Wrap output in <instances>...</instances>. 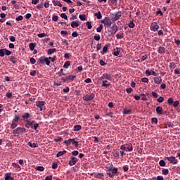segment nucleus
<instances>
[{"mask_svg": "<svg viewBox=\"0 0 180 180\" xmlns=\"http://www.w3.org/2000/svg\"><path fill=\"white\" fill-rule=\"evenodd\" d=\"M112 155L115 160L120 159V155H119V151L112 152Z\"/></svg>", "mask_w": 180, "mask_h": 180, "instance_id": "18", "label": "nucleus"}, {"mask_svg": "<svg viewBox=\"0 0 180 180\" xmlns=\"http://www.w3.org/2000/svg\"><path fill=\"white\" fill-rule=\"evenodd\" d=\"M80 23L78 20L72 21L70 24L71 27L73 29H75V27H78L79 26Z\"/></svg>", "mask_w": 180, "mask_h": 180, "instance_id": "10", "label": "nucleus"}, {"mask_svg": "<svg viewBox=\"0 0 180 180\" xmlns=\"http://www.w3.org/2000/svg\"><path fill=\"white\" fill-rule=\"evenodd\" d=\"M20 119V117H19V115H15L14 117V119L12 120V122H15L17 123H19V120Z\"/></svg>", "mask_w": 180, "mask_h": 180, "instance_id": "31", "label": "nucleus"}, {"mask_svg": "<svg viewBox=\"0 0 180 180\" xmlns=\"http://www.w3.org/2000/svg\"><path fill=\"white\" fill-rule=\"evenodd\" d=\"M45 63L46 65H50V60L49 59V58H46Z\"/></svg>", "mask_w": 180, "mask_h": 180, "instance_id": "60", "label": "nucleus"}, {"mask_svg": "<svg viewBox=\"0 0 180 180\" xmlns=\"http://www.w3.org/2000/svg\"><path fill=\"white\" fill-rule=\"evenodd\" d=\"M26 122L27 123V124H29V126H33V124H34V121H30L27 120Z\"/></svg>", "mask_w": 180, "mask_h": 180, "instance_id": "49", "label": "nucleus"}, {"mask_svg": "<svg viewBox=\"0 0 180 180\" xmlns=\"http://www.w3.org/2000/svg\"><path fill=\"white\" fill-rule=\"evenodd\" d=\"M10 41H16V38H15V37L13 36H10V38H9Z\"/></svg>", "mask_w": 180, "mask_h": 180, "instance_id": "57", "label": "nucleus"}, {"mask_svg": "<svg viewBox=\"0 0 180 180\" xmlns=\"http://www.w3.org/2000/svg\"><path fill=\"white\" fill-rule=\"evenodd\" d=\"M155 84H160L162 82V78L161 77H154Z\"/></svg>", "mask_w": 180, "mask_h": 180, "instance_id": "13", "label": "nucleus"}, {"mask_svg": "<svg viewBox=\"0 0 180 180\" xmlns=\"http://www.w3.org/2000/svg\"><path fill=\"white\" fill-rule=\"evenodd\" d=\"M86 25L87 26V29H92V23L91 22H86Z\"/></svg>", "mask_w": 180, "mask_h": 180, "instance_id": "43", "label": "nucleus"}, {"mask_svg": "<svg viewBox=\"0 0 180 180\" xmlns=\"http://www.w3.org/2000/svg\"><path fill=\"white\" fill-rule=\"evenodd\" d=\"M18 124H19V122H15L14 121H12L11 129H16V127H18Z\"/></svg>", "mask_w": 180, "mask_h": 180, "instance_id": "26", "label": "nucleus"}, {"mask_svg": "<svg viewBox=\"0 0 180 180\" xmlns=\"http://www.w3.org/2000/svg\"><path fill=\"white\" fill-rule=\"evenodd\" d=\"M94 16H96L97 19H102V14L101 13V11L94 13Z\"/></svg>", "mask_w": 180, "mask_h": 180, "instance_id": "29", "label": "nucleus"}, {"mask_svg": "<svg viewBox=\"0 0 180 180\" xmlns=\"http://www.w3.org/2000/svg\"><path fill=\"white\" fill-rule=\"evenodd\" d=\"M111 171L112 174H116L117 172V168L114 167Z\"/></svg>", "mask_w": 180, "mask_h": 180, "instance_id": "63", "label": "nucleus"}, {"mask_svg": "<svg viewBox=\"0 0 180 180\" xmlns=\"http://www.w3.org/2000/svg\"><path fill=\"white\" fill-rule=\"evenodd\" d=\"M141 96L142 101H147V96L145 94H142Z\"/></svg>", "mask_w": 180, "mask_h": 180, "instance_id": "62", "label": "nucleus"}, {"mask_svg": "<svg viewBox=\"0 0 180 180\" xmlns=\"http://www.w3.org/2000/svg\"><path fill=\"white\" fill-rule=\"evenodd\" d=\"M179 105V101H173V106L174 108H176V106H178Z\"/></svg>", "mask_w": 180, "mask_h": 180, "instance_id": "52", "label": "nucleus"}, {"mask_svg": "<svg viewBox=\"0 0 180 180\" xmlns=\"http://www.w3.org/2000/svg\"><path fill=\"white\" fill-rule=\"evenodd\" d=\"M100 81H102L101 86H110V82L112 81V76L108 73L103 74L99 78Z\"/></svg>", "mask_w": 180, "mask_h": 180, "instance_id": "1", "label": "nucleus"}, {"mask_svg": "<svg viewBox=\"0 0 180 180\" xmlns=\"http://www.w3.org/2000/svg\"><path fill=\"white\" fill-rule=\"evenodd\" d=\"M117 39H123V34H116Z\"/></svg>", "mask_w": 180, "mask_h": 180, "instance_id": "59", "label": "nucleus"}, {"mask_svg": "<svg viewBox=\"0 0 180 180\" xmlns=\"http://www.w3.org/2000/svg\"><path fill=\"white\" fill-rule=\"evenodd\" d=\"M141 81H142V82H145V83H148V78H147V77H143L142 79H141Z\"/></svg>", "mask_w": 180, "mask_h": 180, "instance_id": "54", "label": "nucleus"}, {"mask_svg": "<svg viewBox=\"0 0 180 180\" xmlns=\"http://www.w3.org/2000/svg\"><path fill=\"white\" fill-rule=\"evenodd\" d=\"M31 64H36V59L34 58H30V59Z\"/></svg>", "mask_w": 180, "mask_h": 180, "instance_id": "55", "label": "nucleus"}, {"mask_svg": "<svg viewBox=\"0 0 180 180\" xmlns=\"http://www.w3.org/2000/svg\"><path fill=\"white\" fill-rule=\"evenodd\" d=\"M56 51H57L56 49H50L48 50V55L51 56V54H54V53H56Z\"/></svg>", "mask_w": 180, "mask_h": 180, "instance_id": "23", "label": "nucleus"}, {"mask_svg": "<svg viewBox=\"0 0 180 180\" xmlns=\"http://www.w3.org/2000/svg\"><path fill=\"white\" fill-rule=\"evenodd\" d=\"M12 166L14 167V168H16V169H20V165L18 163H13Z\"/></svg>", "mask_w": 180, "mask_h": 180, "instance_id": "40", "label": "nucleus"}, {"mask_svg": "<svg viewBox=\"0 0 180 180\" xmlns=\"http://www.w3.org/2000/svg\"><path fill=\"white\" fill-rule=\"evenodd\" d=\"M162 175H168V174H169V170H168V169H163L162 170Z\"/></svg>", "mask_w": 180, "mask_h": 180, "instance_id": "32", "label": "nucleus"}, {"mask_svg": "<svg viewBox=\"0 0 180 180\" xmlns=\"http://www.w3.org/2000/svg\"><path fill=\"white\" fill-rule=\"evenodd\" d=\"M80 20H85V19H86V15L82 14V15H79V16Z\"/></svg>", "mask_w": 180, "mask_h": 180, "instance_id": "45", "label": "nucleus"}, {"mask_svg": "<svg viewBox=\"0 0 180 180\" xmlns=\"http://www.w3.org/2000/svg\"><path fill=\"white\" fill-rule=\"evenodd\" d=\"M81 129H82L81 125H75L74 127L75 131H79V130H81Z\"/></svg>", "mask_w": 180, "mask_h": 180, "instance_id": "35", "label": "nucleus"}, {"mask_svg": "<svg viewBox=\"0 0 180 180\" xmlns=\"http://www.w3.org/2000/svg\"><path fill=\"white\" fill-rule=\"evenodd\" d=\"M6 96L8 99H11V98H12V93L11 92H7L6 94Z\"/></svg>", "mask_w": 180, "mask_h": 180, "instance_id": "51", "label": "nucleus"}, {"mask_svg": "<svg viewBox=\"0 0 180 180\" xmlns=\"http://www.w3.org/2000/svg\"><path fill=\"white\" fill-rule=\"evenodd\" d=\"M70 144H73L76 148L79 146L78 141H75V139H70Z\"/></svg>", "mask_w": 180, "mask_h": 180, "instance_id": "12", "label": "nucleus"}, {"mask_svg": "<svg viewBox=\"0 0 180 180\" xmlns=\"http://www.w3.org/2000/svg\"><path fill=\"white\" fill-rule=\"evenodd\" d=\"M78 162V159L74 156L70 157V160L69 162V165L70 167H72L73 165H75Z\"/></svg>", "mask_w": 180, "mask_h": 180, "instance_id": "6", "label": "nucleus"}, {"mask_svg": "<svg viewBox=\"0 0 180 180\" xmlns=\"http://www.w3.org/2000/svg\"><path fill=\"white\" fill-rule=\"evenodd\" d=\"M20 133H26V128L25 127H18L13 131L14 136H18Z\"/></svg>", "mask_w": 180, "mask_h": 180, "instance_id": "2", "label": "nucleus"}, {"mask_svg": "<svg viewBox=\"0 0 180 180\" xmlns=\"http://www.w3.org/2000/svg\"><path fill=\"white\" fill-rule=\"evenodd\" d=\"M159 165H160V167H165V161H164L163 160H160L159 162Z\"/></svg>", "mask_w": 180, "mask_h": 180, "instance_id": "48", "label": "nucleus"}, {"mask_svg": "<svg viewBox=\"0 0 180 180\" xmlns=\"http://www.w3.org/2000/svg\"><path fill=\"white\" fill-rule=\"evenodd\" d=\"M53 4L54 6H60V8H61L63 6V4H61V3L59 1L54 0Z\"/></svg>", "mask_w": 180, "mask_h": 180, "instance_id": "24", "label": "nucleus"}, {"mask_svg": "<svg viewBox=\"0 0 180 180\" xmlns=\"http://www.w3.org/2000/svg\"><path fill=\"white\" fill-rule=\"evenodd\" d=\"M45 105H46L45 101H38L36 103V106H37V108H43V106H44Z\"/></svg>", "mask_w": 180, "mask_h": 180, "instance_id": "15", "label": "nucleus"}, {"mask_svg": "<svg viewBox=\"0 0 180 180\" xmlns=\"http://www.w3.org/2000/svg\"><path fill=\"white\" fill-rule=\"evenodd\" d=\"M63 143L65 144L66 147L71 146V141H70V139L68 140L64 141Z\"/></svg>", "mask_w": 180, "mask_h": 180, "instance_id": "37", "label": "nucleus"}, {"mask_svg": "<svg viewBox=\"0 0 180 180\" xmlns=\"http://www.w3.org/2000/svg\"><path fill=\"white\" fill-rule=\"evenodd\" d=\"M158 51L159 54H163L164 53H165V48L160 46L158 48Z\"/></svg>", "mask_w": 180, "mask_h": 180, "instance_id": "22", "label": "nucleus"}, {"mask_svg": "<svg viewBox=\"0 0 180 180\" xmlns=\"http://www.w3.org/2000/svg\"><path fill=\"white\" fill-rule=\"evenodd\" d=\"M49 36L46 33H41V34H37V37H39V39H42V37H47Z\"/></svg>", "mask_w": 180, "mask_h": 180, "instance_id": "30", "label": "nucleus"}, {"mask_svg": "<svg viewBox=\"0 0 180 180\" xmlns=\"http://www.w3.org/2000/svg\"><path fill=\"white\" fill-rule=\"evenodd\" d=\"M10 61L13 64H16V58L13 56L10 57Z\"/></svg>", "mask_w": 180, "mask_h": 180, "instance_id": "44", "label": "nucleus"}, {"mask_svg": "<svg viewBox=\"0 0 180 180\" xmlns=\"http://www.w3.org/2000/svg\"><path fill=\"white\" fill-rule=\"evenodd\" d=\"M70 65H71V63L70 62V60H67L63 65V67L67 69L68 68V67H70Z\"/></svg>", "mask_w": 180, "mask_h": 180, "instance_id": "33", "label": "nucleus"}, {"mask_svg": "<svg viewBox=\"0 0 180 180\" xmlns=\"http://www.w3.org/2000/svg\"><path fill=\"white\" fill-rule=\"evenodd\" d=\"M122 18V13H117L115 14V17L113 18V20L116 22V20H119Z\"/></svg>", "mask_w": 180, "mask_h": 180, "instance_id": "19", "label": "nucleus"}, {"mask_svg": "<svg viewBox=\"0 0 180 180\" xmlns=\"http://www.w3.org/2000/svg\"><path fill=\"white\" fill-rule=\"evenodd\" d=\"M52 20H53V22H57L58 20V15H53L52 17Z\"/></svg>", "mask_w": 180, "mask_h": 180, "instance_id": "53", "label": "nucleus"}, {"mask_svg": "<svg viewBox=\"0 0 180 180\" xmlns=\"http://www.w3.org/2000/svg\"><path fill=\"white\" fill-rule=\"evenodd\" d=\"M94 40H96V41H99V40H101V35H96L94 37Z\"/></svg>", "mask_w": 180, "mask_h": 180, "instance_id": "50", "label": "nucleus"}, {"mask_svg": "<svg viewBox=\"0 0 180 180\" xmlns=\"http://www.w3.org/2000/svg\"><path fill=\"white\" fill-rule=\"evenodd\" d=\"M35 169H37V171H40L41 172H43V171H44V168L43 167V166H37L36 167Z\"/></svg>", "mask_w": 180, "mask_h": 180, "instance_id": "34", "label": "nucleus"}, {"mask_svg": "<svg viewBox=\"0 0 180 180\" xmlns=\"http://www.w3.org/2000/svg\"><path fill=\"white\" fill-rule=\"evenodd\" d=\"M95 98V94L86 95L83 97V99L86 101V102H89V101H92Z\"/></svg>", "mask_w": 180, "mask_h": 180, "instance_id": "8", "label": "nucleus"}, {"mask_svg": "<svg viewBox=\"0 0 180 180\" xmlns=\"http://www.w3.org/2000/svg\"><path fill=\"white\" fill-rule=\"evenodd\" d=\"M46 57H41L40 58H39V62L41 63V64H44V63H45V60H46Z\"/></svg>", "mask_w": 180, "mask_h": 180, "instance_id": "46", "label": "nucleus"}, {"mask_svg": "<svg viewBox=\"0 0 180 180\" xmlns=\"http://www.w3.org/2000/svg\"><path fill=\"white\" fill-rule=\"evenodd\" d=\"M78 154H79L78 150H74L72 152V155H78Z\"/></svg>", "mask_w": 180, "mask_h": 180, "instance_id": "61", "label": "nucleus"}, {"mask_svg": "<svg viewBox=\"0 0 180 180\" xmlns=\"http://www.w3.org/2000/svg\"><path fill=\"white\" fill-rule=\"evenodd\" d=\"M30 117V114L29 112H26L22 115V119H29Z\"/></svg>", "mask_w": 180, "mask_h": 180, "instance_id": "38", "label": "nucleus"}, {"mask_svg": "<svg viewBox=\"0 0 180 180\" xmlns=\"http://www.w3.org/2000/svg\"><path fill=\"white\" fill-rule=\"evenodd\" d=\"M127 151H133V145L131 143H129L128 145H127Z\"/></svg>", "mask_w": 180, "mask_h": 180, "instance_id": "28", "label": "nucleus"}, {"mask_svg": "<svg viewBox=\"0 0 180 180\" xmlns=\"http://www.w3.org/2000/svg\"><path fill=\"white\" fill-rule=\"evenodd\" d=\"M45 180H53V176H47Z\"/></svg>", "mask_w": 180, "mask_h": 180, "instance_id": "64", "label": "nucleus"}, {"mask_svg": "<svg viewBox=\"0 0 180 180\" xmlns=\"http://www.w3.org/2000/svg\"><path fill=\"white\" fill-rule=\"evenodd\" d=\"M66 153H67V150L59 151L56 154V157H57V158H58L59 157H61V155H64V154H66Z\"/></svg>", "mask_w": 180, "mask_h": 180, "instance_id": "25", "label": "nucleus"}, {"mask_svg": "<svg viewBox=\"0 0 180 180\" xmlns=\"http://www.w3.org/2000/svg\"><path fill=\"white\" fill-rule=\"evenodd\" d=\"M129 27H130L131 29H133V27H134V26H136V25L134 24V22L132 20L129 22V24L128 25Z\"/></svg>", "mask_w": 180, "mask_h": 180, "instance_id": "41", "label": "nucleus"}, {"mask_svg": "<svg viewBox=\"0 0 180 180\" xmlns=\"http://www.w3.org/2000/svg\"><path fill=\"white\" fill-rule=\"evenodd\" d=\"M5 54L6 56H11L12 54V51L6 49H0V57H5Z\"/></svg>", "mask_w": 180, "mask_h": 180, "instance_id": "5", "label": "nucleus"}, {"mask_svg": "<svg viewBox=\"0 0 180 180\" xmlns=\"http://www.w3.org/2000/svg\"><path fill=\"white\" fill-rule=\"evenodd\" d=\"M34 47H36V44L34 43H30L29 44V48L31 51H33L34 50Z\"/></svg>", "mask_w": 180, "mask_h": 180, "instance_id": "27", "label": "nucleus"}, {"mask_svg": "<svg viewBox=\"0 0 180 180\" xmlns=\"http://www.w3.org/2000/svg\"><path fill=\"white\" fill-rule=\"evenodd\" d=\"M167 103H168V105H173L174 99L172 98H168L167 99Z\"/></svg>", "mask_w": 180, "mask_h": 180, "instance_id": "39", "label": "nucleus"}, {"mask_svg": "<svg viewBox=\"0 0 180 180\" xmlns=\"http://www.w3.org/2000/svg\"><path fill=\"white\" fill-rule=\"evenodd\" d=\"M146 75H153L154 77H157V75H158L157 73H155V72H154L153 70H146Z\"/></svg>", "mask_w": 180, "mask_h": 180, "instance_id": "11", "label": "nucleus"}, {"mask_svg": "<svg viewBox=\"0 0 180 180\" xmlns=\"http://www.w3.org/2000/svg\"><path fill=\"white\" fill-rule=\"evenodd\" d=\"M101 23H103L105 27H110V26H112V20L108 17H105L104 19L101 20Z\"/></svg>", "mask_w": 180, "mask_h": 180, "instance_id": "3", "label": "nucleus"}, {"mask_svg": "<svg viewBox=\"0 0 180 180\" xmlns=\"http://www.w3.org/2000/svg\"><path fill=\"white\" fill-rule=\"evenodd\" d=\"M157 101L159 102V103H162V102H164V97L160 96L158 99Z\"/></svg>", "mask_w": 180, "mask_h": 180, "instance_id": "47", "label": "nucleus"}, {"mask_svg": "<svg viewBox=\"0 0 180 180\" xmlns=\"http://www.w3.org/2000/svg\"><path fill=\"white\" fill-rule=\"evenodd\" d=\"M117 32V25H116V24H114L111 27L110 33L111 34H116Z\"/></svg>", "mask_w": 180, "mask_h": 180, "instance_id": "9", "label": "nucleus"}, {"mask_svg": "<svg viewBox=\"0 0 180 180\" xmlns=\"http://www.w3.org/2000/svg\"><path fill=\"white\" fill-rule=\"evenodd\" d=\"M108 49H109V45L106 44L105 46L103 48V51L101 52V54L103 56V54H105L108 51Z\"/></svg>", "mask_w": 180, "mask_h": 180, "instance_id": "21", "label": "nucleus"}, {"mask_svg": "<svg viewBox=\"0 0 180 180\" xmlns=\"http://www.w3.org/2000/svg\"><path fill=\"white\" fill-rule=\"evenodd\" d=\"M169 67L170 68H175L176 65H175V63L172 62L169 63Z\"/></svg>", "mask_w": 180, "mask_h": 180, "instance_id": "56", "label": "nucleus"}, {"mask_svg": "<svg viewBox=\"0 0 180 180\" xmlns=\"http://www.w3.org/2000/svg\"><path fill=\"white\" fill-rule=\"evenodd\" d=\"M102 29H103V25H100L99 27L96 28V32L98 33H101V32H102Z\"/></svg>", "mask_w": 180, "mask_h": 180, "instance_id": "36", "label": "nucleus"}, {"mask_svg": "<svg viewBox=\"0 0 180 180\" xmlns=\"http://www.w3.org/2000/svg\"><path fill=\"white\" fill-rule=\"evenodd\" d=\"M158 29H160V26L158 25V24L156 22L151 24L150 30L152 32H157V30H158Z\"/></svg>", "mask_w": 180, "mask_h": 180, "instance_id": "7", "label": "nucleus"}, {"mask_svg": "<svg viewBox=\"0 0 180 180\" xmlns=\"http://www.w3.org/2000/svg\"><path fill=\"white\" fill-rule=\"evenodd\" d=\"M165 159L167 160L170 164H173V165L178 164V160L175 156L165 157Z\"/></svg>", "mask_w": 180, "mask_h": 180, "instance_id": "4", "label": "nucleus"}, {"mask_svg": "<svg viewBox=\"0 0 180 180\" xmlns=\"http://www.w3.org/2000/svg\"><path fill=\"white\" fill-rule=\"evenodd\" d=\"M162 112H163L162 107L158 106L156 108V113H157V115H162Z\"/></svg>", "mask_w": 180, "mask_h": 180, "instance_id": "16", "label": "nucleus"}, {"mask_svg": "<svg viewBox=\"0 0 180 180\" xmlns=\"http://www.w3.org/2000/svg\"><path fill=\"white\" fill-rule=\"evenodd\" d=\"M27 146H29L32 148H36V147H38L37 143L28 142Z\"/></svg>", "mask_w": 180, "mask_h": 180, "instance_id": "20", "label": "nucleus"}, {"mask_svg": "<svg viewBox=\"0 0 180 180\" xmlns=\"http://www.w3.org/2000/svg\"><path fill=\"white\" fill-rule=\"evenodd\" d=\"M60 17L62 18V19H65V20H68V17H67V14H65V13H61Z\"/></svg>", "mask_w": 180, "mask_h": 180, "instance_id": "42", "label": "nucleus"}, {"mask_svg": "<svg viewBox=\"0 0 180 180\" xmlns=\"http://www.w3.org/2000/svg\"><path fill=\"white\" fill-rule=\"evenodd\" d=\"M12 174L11 173H6L5 174V180H15L13 177H12Z\"/></svg>", "mask_w": 180, "mask_h": 180, "instance_id": "14", "label": "nucleus"}, {"mask_svg": "<svg viewBox=\"0 0 180 180\" xmlns=\"http://www.w3.org/2000/svg\"><path fill=\"white\" fill-rule=\"evenodd\" d=\"M94 178H97V179H103V173H96V174H94Z\"/></svg>", "mask_w": 180, "mask_h": 180, "instance_id": "17", "label": "nucleus"}, {"mask_svg": "<svg viewBox=\"0 0 180 180\" xmlns=\"http://www.w3.org/2000/svg\"><path fill=\"white\" fill-rule=\"evenodd\" d=\"M61 140H63V138L61 137H57L56 139H54V141H56V143H58V141H61Z\"/></svg>", "mask_w": 180, "mask_h": 180, "instance_id": "58", "label": "nucleus"}]
</instances>
